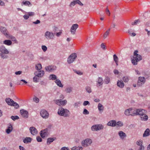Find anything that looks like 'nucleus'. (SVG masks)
<instances>
[{
	"mask_svg": "<svg viewBox=\"0 0 150 150\" xmlns=\"http://www.w3.org/2000/svg\"><path fill=\"white\" fill-rule=\"evenodd\" d=\"M117 86L119 87L122 88L124 87L125 84L122 80H118L117 82Z\"/></svg>",
	"mask_w": 150,
	"mask_h": 150,
	"instance_id": "22",
	"label": "nucleus"
},
{
	"mask_svg": "<svg viewBox=\"0 0 150 150\" xmlns=\"http://www.w3.org/2000/svg\"><path fill=\"white\" fill-rule=\"evenodd\" d=\"M133 110H133L132 108H129V109H127L125 110L124 112V114L127 116H134V115H133Z\"/></svg>",
	"mask_w": 150,
	"mask_h": 150,
	"instance_id": "15",
	"label": "nucleus"
},
{
	"mask_svg": "<svg viewBox=\"0 0 150 150\" xmlns=\"http://www.w3.org/2000/svg\"><path fill=\"white\" fill-rule=\"evenodd\" d=\"M41 116L44 119L47 118L49 116V114L47 111L45 110H42L40 112Z\"/></svg>",
	"mask_w": 150,
	"mask_h": 150,
	"instance_id": "11",
	"label": "nucleus"
},
{
	"mask_svg": "<svg viewBox=\"0 0 150 150\" xmlns=\"http://www.w3.org/2000/svg\"><path fill=\"white\" fill-rule=\"evenodd\" d=\"M77 150H82L83 149V147L82 146H77Z\"/></svg>",
	"mask_w": 150,
	"mask_h": 150,
	"instance_id": "64",
	"label": "nucleus"
},
{
	"mask_svg": "<svg viewBox=\"0 0 150 150\" xmlns=\"http://www.w3.org/2000/svg\"><path fill=\"white\" fill-rule=\"evenodd\" d=\"M56 67L53 65L48 66L45 67V70L48 72H53L56 70Z\"/></svg>",
	"mask_w": 150,
	"mask_h": 150,
	"instance_id": "12",
	"label": "nucleus"
},
{
	"mask_svg": "<svg viewBox=\"0 0 150 150\" xmlns=\"http://www.w3.org/2000/svg\"><path fill=\"white\" fill-rule=\"evenodd\" d=\"M72 91V88L71 87H68L65 89V91L67 93H70Z\"/></svg>",
	"mask_w": 150,
	"mask_h": 150,
	"instance_id": "42",
	"label": "nucleus"
},
{
	"mask_svg": "<svg viewBox=\"0 0 150 150\" xmlns=\"http://www.w3.org/2000/svg\"><path fill=\"white\" fill-rule=\"evenodd\" d=\"M150 135V130L147 128L143 134V136L144 137H148Z\"/></svg>",
	"mask_w": 150,
	"mask_h": 150,
	"instance_id": "28",
	"label": "nucleus"
},
{
	"mask_svg": "<svg viewBox=\"0 0 150 150\" xmlns=\"http://www.w3.org/2000/svg\"><path fill=\"white\" fill-rule=\"evenodd\" d=\"M110 29V28H109L104 33L103 36V37L104 39H105L106 38L108 35L109 34Z\"/></svg>",
	"mask_w": 150,
	"mask_h": 150,
	"instance_id": "39",
	"label": "nucleus"
},
{
	"mask_svg": "<svg viewBox=\"0 0 150 150\" xmlns=\"http://www.w3.org/2000/svg\"><path fill=\"white\" fill-rule=\"evenodd\" d=\"M9 53V51L4 45H2L0 46V56L2 59H6L8 58V56L7 54Z\"/></svg>",
	"mask_w": 150,
	"mask_h": 150,
	"instance_id": "1",
	"label": "nucleus"
},
{
	"mask_svg": "<svg viewBox=\"0 0 150 150\" xmlns=\"http://www.w3.org/2000/svg\"><path fill=\"white\" fill-rule=\"evenodd\" d=\"M3 44L7 46H10L12 44V41L9 40H6L3 41Z\"/></svg>",
	"mask_w": 150,
	"mask_h": 150,
	"instance_id": "29",
	"label": "nucleus"
},
{
	"mask_svg": "<svg viewBox=\"0 0 150 150\" xmlns=\"http://www.w3.org/2000/svg\"><path fill=\"white\" fill-rule=\"evenodd\" d=\"M22 81L24 82L25 83H27V82L24 80L22 79L20 80V81L18 82V83L20 85H23V83H22L21 82Z\"/></svg>",
	"mask_w": 150,
	"mask_h": 150,
	"instance_id": "52",
	"label": "nucleus"
},
{
	"mask_svg": "<svg viewBox=\"0 0 150 150\" xmlns=\"http://www.w3.org/2000/svg\"><path fill=\"white\" fill-rule=\"evenodd\" d=\"M142 140H139L137 141L136 142V144L140 146H143L142 145Z\"/></svg>",
	"mask_w": 150,
	"mask_h": 150,
	"instance_id": "45",
	"label": "nucleus"
},
{
	"mask_svg": "<svg viewBox=\"0 0 150 150\" xmlns=\"http://www.w3.org/2000/svg\"><path fill=\"white\" fill-rule=\"evenodd\" d=\"M11 106H13L15 107V108L16 109H17L18 108H19V105L16 102H15L14 101H13V103L12 104Z\"/></svg>",
	"mask_w": 150,
	"mask_h": 150,
	"instance_id": "44",
	"label": "nucleus"
},
{
	"mask_svg": "<svg viewBox=\"0 0 150 150\" xmlns=\"http://www.w3.org/2000/svg\"><path fill=\"white\" fill-rule=\"evenodd\" d=\"M23 4L26 5V6H28L29 4H30V3L29 1H23Z\"/></svg>",
	"mask_w": 150,
	"mask_h": 150,
	"instance_id": "54",
	"label": "nucleus"
},
{
	"mask_svg": "<svg viewBox=\"0 0 150 150\" xmlns=\"http://www.w3.org/2000/svg\"><path fill=\"white\" fill-rule=\"evenodd\" d=\"M93 141L91 139L87 138L81 142V144L83 147H87L91 146L92 143Z\"/></svg>",
	"mask_w": 150,
	"mask_h": 150,
	"instance_id": "4",
	"label": "nucleus"
},
{
	"mask_svg": "<svg viewBox=\"0 0 150 150\" xmlns=\"http://www.w3.org/2000/svg\"><path fill=\"white\" fill-rule=\"evenodd\" d=\"M11 118L13 120H15L19 119V117L18 116H12L11 117Z\"/></svg>",
	"mask_w": 150,
	"mask_h": 150,
	"instance_id": "49",
	"label": "nucleus"
},
{
	"mask_svg": "<svg viewBox=\"0 0 150 150\" xmlns=\"http://www.w3.org/2000/svg\"><path fill=\"white\" fill-rule=\"evenodd\" d=\"M33 99V101L36 103H38L39 102V99L35 96H34Z\"/></svg>",
	"mask_w": 150,
	"mask_h": 150,
	"instance_id": "43",
	"label": "nucleus"
},
{
	"mask_svg": "<svg viewBox=\"0 0 150 150\" xmlns=\"http://www.w3.org/2000/svg\"><path fill=\"white\" fill-rule=\"evenodd\" d=\"M44 36L45 38L47 40H53L55 38L54 33L48 31H46L44 33Z\"/></svg>",
	"mask_w": 150,
	"mask_h": 150,
	"instance_id": "6",
	"label": "nucleus"
},
{
	"mask_svg": "<svg viewBox=\"0 0 150 150\" xmlns=\"http://www.w3.org/2000/svg\"><path fill=\"white\" fill-rule=\"evenodd\" d=\"M32 141V138L30 137H26L23 141V142L25 144L30 143Z\"/></svg>",
	"mask_w": 150,
	"mask_h": 150,
	"instance_id": "23",
	"label": "nucleus"
},
{
	"mask_svg": "<svg viewBox=\"0 0 150 150\" xmlns=\"http://www.w3.org/2000/svg\"><path fill=\"white\" fill-rule=\"evenodd\" d=\"M20 113L23 117L25 118L28 117V112L27 111L22 109L20 110Z\"/></svg>",
	"mask_w": 150,
	"mask_h": 150,
	"instance_id": "18",
	"label": "nucleus"
},
{
	"mask_svg": "<svg viewBox=\"0 0 150 150\" xmlns=\"http://www.w3.org/2000/svg\"><path fill=\"white\" fill-rule=\"evenodd\" d=\"M41 47L42 50L44 52H46L47 50V47L45 45H42Z\"/></svg>",
	"mask_w": 150,
	"mask_h": 150,
	"instance_id": "55",
	"label": "nucleus"
},
{
	"mask_svg": "<svg viewBox=\"0 0 150 150\" xmlns=\"http://www.w3.org/2000/svg\"><path fill=\"white\" fill-rule=\"evenodd\" d=\"M90 105V103L89 101H84L83 103V105L84 106H86V105Z\"/></svg>",
	"mask_w": 150,
	"mask_h": 150,
	"instance_id": "56",
	"label": "nucleus"
},
{
	"mask_svg": "<svg viewBox=\"0 0 150 150\" xmlns=\"http://www.w3.org/2000/svg\"><path fill=\"white\" fill-rule=\"evenodd\" d=\"M76 57L77 56L76 53H74L71 54L67 59V62L68 63L70 64L72 63L75 60Z\"/></svg>",
	"mask_w": 150,
	"mask_h": 150,
	"instance_id": "7",
	"label": "nucleus"
},
{
	"mask_svg": "<svg viewBox=\"0 0 150 150\" xmlns=\"http://www.w3.org/2000/svg\"><path fill=\"white\" fill-rule=\"evenodd\" d=\"M98 131L103 129L104 126L101 124H97Z\"/></svg>",
	"mask_w": 150,
	"mask_h": 150,
	"instance_id": "37",
	"label": "nucleus"
},
{
	"mask_svg": "<svg viewBox=\"0 0 150 150\" xmlns=\"http://www.w3.org/2000/svg\"><path fill=\"white\" fill-rule=\"evenodd\" d=\"M42 68V65L40 63H38L35 65V69L37 70H41Z\"/></svg>",
	"mask_w": 150,
	"mask_h": 150,
	"instance_id": "36",
	"label": "nucleus"
},
{
	"mask_svg": "<svg viewBox=\"0 0 150 150\" xmlns=\"http://www.w3.org/2000/svg\"><path fill=\"white\" fill-rule=\"evenodd\" d=\"M60 150H70L69 148L68 147L64 146L62 147L60 149Z\"/></svg>",
	"mask_w": 150,
	"mask_h": 150,
	"instance_id": "59",
	"label": "nucleus"
},
{
	"mask_svg": "<svg viewBox=\"0 0 150 150\" xmlns=\"http://www.w3.org/2000/svg\"><path fill=\"white\" fill-rule=\"evenodd\" d=\"M147 113V111L143 109L139 108V109H136L134 110L133 111V115H139L140 116H143L144 114H146Z\"/></svg>",
	"mask_w": 150,
	"mask_h": 150,
	"instance_id": "5",
	"label": "nucleus"
},
{
	"mask_svg": "<svg viewBox=\"0 0 150 150\" xmlns=\"http://www.w3.org/2000/svg\"><path fill=\"white\" fill-rule=\"evenodd\" d=\"M34 74L36 76L39 78L43 77L45 74V72L43 70H38L35 72Z\"/></svg>",
	"mask_w": 150,
	"mask_h": 150,
	"instance_id": "14",
	"label": "nucleus"
},
{
	"mask_svg": "<svg viewBox=\"0 0 150 150\" xmlns=\"http://www.w3.org/2000/svg\"><path fill=\"white\" fill-rule=\"evenodd\" d=\"M146 81L145 78L143 76H139L137 82V86H141L144 84Z\"/></svg>",
	"mask_w": 150,
	"mask_h": 150,
	"instance_id": "9",
	"label": "nucleus"
},
{
	"mask_svg": "<svg viewBox=\"0 0 150 150\" xmlns=\"http://www.w3.org/2000/svg\"><path fill=\"white\" fill-rule=\"evenodd\" d=\"M118 134L120 138L122 140H123L127 137L126 134L122 131H119Z\"/></svg>",
	"mask_w": 150,
	"mask_h": 150,
	"instance_id": "16",
	"label": "nucleus"
},
{
	"mask_svg": "<svg viewBox=\"0 0 150 150\" xmlns=\"http://www.w3.org/2000/svg\"><path fill=\"white\" fill-rule=\"evenodd\" d=\"M6 37L8 39H11L13 41L15 42V43H18L16 38L10 35L9 34Z\"/></svg>",
	"mask_w": 150,
	"mask_h": 150,
	"instance_id": "26",
	"label": "nucleus"
},
{
	"mask_svg": "<svg viewBox=\"0 0 150 150\" xmlns=\"http://www.w3.org/2000/svg\"><path fill=\"white\" fill-rule=\"evenodd\" d=\"M57 76L55 74H50L49 77V79L52 80H56L57 79Z\"/></svg>",
	"mask_w": 150,
	"mask_h": 150,
	"instance_id": "31",
	"label": "nucleus"
},
{
	"mask_svg": "<svg viewBox=\"0 0 150 150\" xmlns=\"http://www.w3.org/2000/svg\"><path fill=\"white\" fill-rule=\"evenodd\" d=\"M85 89L87 92L88 93H90L92 92V89L90 87L87 86L85 88Z\"/></svg>",
	"mask_w": 150,
	"mask_h": 150,
	"instance_id": "40",
	"label": "nucleus"
},
{
	"mask_svg": "<svg viewBox=\"0 0 150 150\" xmlns=\"http://www.w3.org/2000/svg\"><path fill=\"white\" fill-rule=\"evenodd\" d=\"M91 130L93 131H97L98 129L97 126L96 125H94L92 126L91 128Z\"/></svg>",
	"mask_w": 150,
	"mask_h": 150,
	"instance_id": "33",
	"label": "nucleus"
},
{
	"mask_svg": "<svg viewBox=\"0 0 150 150\" xmlns=\"http://www.w3.org/2000/svg\"><path fill=\"white\" fill-rule=\"evenodd\" d=\"M54 82L59 87L61 88L63 87V85L62 84L61 81L59 79H57L56 80H55Z\"/></svg>",
	"mask_w": 150,
	"mask_h": 150,
	"instance_id": "24",
	"label": "nucleus"
},
{
	"mask_svg": "<svg viewBox=\"0 0 150 150\" xmlns=\"http://www.w3.org/2000/svg\"><path fill=\"white\" fill-rule=\"evenodd\" d=\"M140 118L142 120L146 121L148 120V117L146 114H144L143 116H140Z\"/></svg>",
	"mask_w": 150,
	"mask_h": 150,
	"instance_id": "30",
	"label": "nucleus"
},
{
	"mask_svg": "<svg viewBox=\"0 0 150 150\" xmlns=\"http://www.w3.org/2000/svg\"><path fill=\"white\" fill-rule=\"evenodd\" d=\"M57 113L60 116L67 117H69L70 112L67 109H64L62 107H60L58 110Z\"/></svg>",
	"mask_w": 150,
	"mask_h": 150,
	"instance_id": "3",
	"label": "nucleus"
},
{
	"mask_svg": "<svg viewBox=\"0 0 150 150\" xmlns=\"http://www.w3.org/2000/svg\"><path fill=\"white\" fill-rule=\"evenodd\" d=\"M52 127V125L51 124H50L47 126V127L45 129L49 133L51 130Z\"/></svg>",
	"mask_w": 150,
	"mask_h": 150,
	"instance_id": "35",
	"label": "nucleus"
},
{
	"mask_svg": "<svg viewBox=\"0 0 150 150\" xmlns=\"http://www.w3.org/2000/svg\"><path fill=\"white\" fill-rule=\"evenodd\" d=\"M103 78L101 77H99L97 80V86H100L103 85Z\"/></svg>",
	"mask_w": 150,
	"mask_h": 150,
	"instance_id": "20",
	"label": "nucleus"
},
{
	"mask_svg": "<svg viewBox=\"0 0 150 150\" xmlns=\"http://www.w3.org/2000/svg\"><path fill=\"white\" fill-rule=\"evenodd\" d=\"M54 102L59 106H64L67 103V100H62L61 99L55 100H54Z\"/></svg>",
	"mask_w": 150,
	"mask_h": 150,
	"instance_id": "8",
	"label": "nucleus"
},
{
	"mask_svg": "<svg viewBox=\"0 0 150 150\" xmlns=\"http://www.w3.org/2000/svg\"><path fill=\"white\" fill-rule=\"evenodd\" d=\"M30 132L31 134L33 135H36L38 133L37 129L33 127H31L30 128Z\"/></svg>",
	"mask_w": 150,
	"mask_h": 150,
	"instance_id": "19",
	"label": "nucleus"
},
{
	"mask_svg": "<svg viewBox=\"0 0 150 150\" xmlns=\"http://www.w3.org/2000/svg\"><path fill=\"white\" fill-rule=\"evenodd\" d=\"M98 110L100 111H103L104 110V107L102 104L100 103H99L98 105Z\"/></svg>",
	"mask_w": 150,
	"mask_h": 150,
	"instance_id": "32",
	"label": "nucleus"
},
{
	"mask_svg": "<svg viewBox=\"0 0 150 150\" xmlns=\"http://www.w3.org/2000/svg\"><path fill=\"white\" fill-rule=\"evenodd\" d=\"M79 27V25L77 24H73L70 29L71 33L73 35L75 34L76 29Z\"/></svg>",
	"mask_w": 150,
	"mask_h": 150,
	"instance_id": "10",
	"label": "nucleus"
},
{
	"mask_svg": "<svg viewBox=\"0 0 150 150\" xmlns=\"http://www.w3.org/2000/svg\"><path fill=\"white\" fill-rule=\"evenodd\" d=\"M56 138L55 137H50L48 138L47 139V143L48 145L50 144L54 141L56 140Z\"/></svg>",
	"mask_w": 150,
	"mask_h": 150,
	"instance_id": "25",
	"label": "nucleus"
},
{
	"mask_svg": "<svg viewBox=\"0 0 150 150\" xmlns=\"http://www.w3.org/2000/svg\"><path fill=\"white\" fill-rule=\"evenodd\" d=\"M40 134L41 137L44 138L45 137H47L49 133L44 129L41 130Z\"/></svg>",
	"mask_w": 150,
	"mask_h": 150,
	"instance_id": "17",
	"label": "nucleus"
},
{
	"mask_svg": "<svg viewBox=\"0 0 150 150\" xmlns=\"http://www.w3.org/2000/svg\"><path fill=\"white\" fill-rule=\"evenodd\" d=\"M76 4H78L81 6H83V4L79 0H76Z\"/></svg>",
	"mask_w": 150,
	"mask_h": 150,
	"instance_id": "58",
	"label": "nucleus"
},
{
	"mask_svg": "<svg viewBox=\"0 0 150 150\" xmlns=\"http://www.w3.org/2000/svg\"><path fill=\"white\" fill-rule=\"evenodd\" d=\"M144 146H141L137 150H144Z\"/></svg>",
	"mask_w": 150,
	"mask_h": 150,
	"instance_id": "63",
	"label": "nucleus"
},
{
	"mask_svg": "<svg viewBox=\"0 0 150 150\" xmlns=\"http://www.w3.org/2000/svg\"><path fill=\"white\" fill-rule=\"evenodd\" d=\"M13 128L11 125H10L8 128L6 130V132L8 134H9L12 130Z\"/></svg>",
	"mask_w": 150,
	"mask_h": 150,
	"instance_id": "34",
	"label": "nucleus"
},
{
	"mask_svg": "<svg viewBox=\"0 0 150 150\" xmlns=\"http://www.w3.org/2000/svg\"><path fill=\"white\" fill-rule=\"evenodd\" d=\"M5 101L8 105L10 106H12V104L14 101L13 100L9 98H6Z\"/></svg>",
	"mask_w": 150,
	"mask_h": 150,
	"instance_id": "27",
	"label": "nucleus"
},
{
	"mask_svg": "<svg viewBox=\"0 0 150 150\" xmlns=\"http://www.w3.org/2000/svg\"><path fill=\"white\" fill-rule=\"evenodd\" d=\"M83 113L84 115H88L89 114V112L86 109H84L83 110Z\"/></svg>",
	"mask_w": 150,
	"mask_h": 150,
	"instance_id": "57",
	"label": "nucleus"
},
{
	"mask_svg": "<svg viewBox=\"0 0 150 150\" xmlns=\"http://www.w3.org/2000/svg\"><path fill=\"white\" fill-rule=\"evenodd\" d=\"M76 4V0L73 1L71 2L70 4V6L72 7L74 6Z\"/></svg>",
	"mask_w": 150,
	"mask_h": 150,
	"instance_id": "51",
	"label": "nucleus"
},
{
	"mask_svg": "<svg viewBox=\"0 0 150 150\" xmlns=\"http://www.w3.org/2000/svg\"><path fill=\"white\" fill-rule=\"evenodd\" d=\"M39 77L35 76L33 78V81L34 82L37 83L38 81L39 80Z\"/></svg>",
	"mask_w": 150,
	"mask_h": 150,
	"instance_id": "50",
	"label": "nucleus"
},
{
	"mask_svg": "<svg viewBox=\"0 0 150 150\" xmlns=\"http://www.w3.org/2000/svg\"><path fill=\"white\" fill-rule=\"evenodd\" d=\"M138 52L137 50H135L134 53L133 58L131 59L132 62L134 65H137L138 62L142 59V56L140 54H138Z\"/></svg>",
	"mask_w": 150,
	"mask_h": 150,
	"instance_id": "2",
	"label": "nucleus"
},
{
	"mask_svg": "<svg viewBox=\"0 0 150 150\" xmlns=\"http://www.w3.org/2000/svg\"><path fill=\"white\" fill-rule=\"evenodd\" d=\"M104 82L105 84H108L110 82V78L108 76L106 77L104 80Z\"/></svg>",
	"mask_w": 150,
	"mask_h": 150,
	"instance_id": "38",
	"label": "nucleus"
},
{
	"mask_svg": "<svg viewBox=\"0 0 150 150\" xmlns=\"http://www.w3.org/2000/svg\"><path fill=\"white\" fill-rule=\"evenodd\" d=\"M22 71H19L15 72V74L16 75H20L22 73Z\"/></svg>",
	"mask_w": 150,
	"mask_h": 150,
	"instance_id": "62",
	"label": "nucleus"
},
{
	"mask_svg": "<svg viewBox=\"0 0 150 150\" xmlns=\"http://www.w3.org/2000/svg\"><path fill=\"white\" fill-rule=\"evenodd\" d=\"M107 125L112 127H115L116 125V122L114 120H111L108 123Z\"/></svg>",
	"mask_w": 150,
	"mask_h": 150,
	"instance_id": "21",
	"label": "nucleus"
},
{
	"mask_svg": "<svg viewBox=\"0 0 150 150\" xmlns=\"http://www.w3.org/2000/svg\"><path fill=\"white\" fill-rule=\"evenodd\" d=\"M116 125L117 127H121L123 125V123L122 121H119L116 122Z\"/></svg>",
	"mask_w": 150,
	"mask_h": 150,
	"instance_id": "41",
	"label": "nucleus"
},
{
	"mask_svg": "<svg viewBox=\"0 0 150 150\" xmlns=\"http://www.w3.org/2000/svg\"><path fill=\"white\" fill-rule=\"evenodd\" d=\"M81 104L80 102H78L75 103L74 104V106L75 108H77L79 107Z\"/></svg>",
	"mask_w": 150,
	"mask_h": 150,
	"instance_id": "48",
	"label": "nucleus"
},
{
	"mask_svg": "<svg viewBox=\"0 0 150 150\" xmlns=\"http://www.w3.org/2000/svg\"><path fill=\"white\" fill-rule=\"evenodd\" d=\"M0 31L6 37L8 36L9 34L6 28L3 26H0Z\"/></svg>",
	"mask_w": 150,
	"mask_h": 150,
	"instance_id": "13",
	"label": "nucleus"
},
{
	"mask_svg": "<svg viewBox=\"0 0 150 150\" xmlns=\"http://www.w3.org/2000/svg\"><path fill=\"white\" fill-rule=\"evenodd\" d=\"M123 81L125 82H127L129 81V77L127 76H124L122 79Z\"/></svg>",
	"mask_w": 150,
	"mask_h": 150,
	"instance_id": "47",
	"label": "nucleus"
},
{
	"mask_svg": "<svg viewBox=\"0 0 150 150\" xmlns=\"http://www.w3.org/2000/svg\"><path fill=\"white\" fill-rule=\"evenodd\" d=\"M75 73L79 75H81L83 74V73L79 71H75Z\"/></svg>",
	"mask_w": 150,
	"mask_h": 150,
	"instance_id": "61",
	"label": "nucleus"
},
{
	"mask_svg": "<svg viewBox=\"0 0 150 150\" xmlns=\"http://www.w3.org/2000/svg\"><path fill=\"white\" fill-rule=\"evenodd\" d=\"M38 142H41L42 141V139L40 137H37L36 138Z\"/></svg>",
	"mask_w": 150,
	"mask_h": 150,
	"instance_id": "60",
	"label": "nucleus"
},
{
	"mask_svg": "<svg viewBox=\"0 0 150 150\" xmlns=\"http://www.w3.org/2000/svg\"><path fill=\"white\" fill-rule=\"evenodd\" d=\"M140 21L138 19L137 20H135L134 22H132V25H136L139 23Z\"/></svg>",
	"mask_w": 150,
	"mask_h": 150,
	"instance_id": "46",
	"label": "nucleus"
},
{
	"mask_svg": "<svg viewBox=\"0 0 150 150\" xmlns=\"http://www.w3.org/2000/svg\"><path fill=\"white\" fill-rule=\"evenodd\" d=\"M113 59L114 61L115 62H117V61H118V58L117 55L115 54H114L113 55Z\"/></svg>",
	"mask_w": 150,
	"mask_h": 150,
	"instance_id": "53",
	"label": "nucleus"
}]
</instances>
